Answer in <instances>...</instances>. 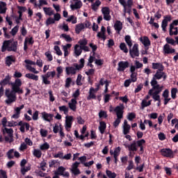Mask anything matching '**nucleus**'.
I'll return each mask as SVG.
<instances>
[{"instance_id": "0e129e2a", "label": "nucleus", "mask_w": 178, "mask_h": 178, "mask_svg": "<svg viewBox=\"0 0 178 178\" xmlns=\"http://www.w3.org/2000/svg\"><path fill=\"white\" fill-rule=\"evenodd\" d=\"M99 118L100 119L102 118H104V119H106V118H108V114L106 113V111H100L99 113Z\"/></svg>"}, {"instance_id": "e2e57ef3", "label": "nucleus", "mask_w": 178, "mask_h": 178, "mask_svg": "<svg viewBox=\"0 0 178 178\" xmlns=\"http://www.w3.org/2000/svg\"><path fill=\"white\" fill-rule=\"evenodd\" d=\"M10 80V76L9 75L6 76V78L1 81V86H6L9 83V81Z\"/></svg>"}, {"instance_id": "1a4fd4ad", "label": "nucleus", "mask_w": 178, "mask_h": 178, "mask_svg": "<svg viewBox=\"0 0 178 178\" xmlns=\"http://www.w3.org/2000/svg\"><path fill=\"white\" fill-rule=\"evenodd\" d=\"M130 66L129 61H120L118 65V72H124Z\"/></svg>"}, {"instance_id": "aec40b11", "label": "nucleus", "mask_w": 178, "mask_h": 178, "mask_svg": "<svg viewBox=\"0 0 178 178\" xmlns=\"http://www.w3.org/2000/svg\"><path fill=\"white\" fill-rule=\"evenodd\" d=\"M161 154L163 156L170 158V156L173 155V152L170 149H162L161 150Z\"/></svg>"}, {"instance_id": "a878e982", "label": "nucleus", "mask_w": 178, "mask_h": 178, "mask_svg": "<svg viewBox=\"0 0 178 178\" xmlns=\"http://www.w3.org/2000/svg\"><path fill=\"white\" fill-rule=\"evenodd\" d=\"M95 92L94 90V88H90L89 90V95L87 97V99L90 101V99H96L97 96L95 95Z\"/></svg>"}, {"instance_id": "f257e3e1", "label": "nucleus", "mask_w": 178, "mask_h": 178, "mask_svg": "<svg viewBox=\"0 0 178 178\" xmlns=\"http://www.w3.org/2000/svg\"><path fill=\"white\" fill-rule=\"evenodd\" d=\"M11 85L12 90L6 89L5 92V95L7 97L5 102L7 105H10L13 102H16V99H17L16 96L17 92V94H23V90L20 88L22 86V81L20 79H16L15 83H13Z\"/></svg>"}, {"instance_id": "052dcab7", "label": "nucleus", "mask_w": 178, "mask_h": 178, "mask_svg": "<svg viewBox=\"0 0 178 178\" xmlns=\"http://www.w3.org/2000/svg\"><path fill=\"white\" fill-rule=\"evenodd\" d=\"M41 78H42L43 84H46V85L51 84V81L48 80V78L46 76L42 75Z\"/></svg>"}, {"instance_id": "f03ea898", "label": "nucleus", "mask_w": 178, "mask_h": 178, "mask_svg": "<svg viewBox=\"0 0 178 178\" xmlns=\"http://www.w3.org/2000/svg\"><path fill=\"white\" fill-rule=\"evenodd\" d=\"M24 63H26L25 67L27 70L31 72V73H34V74H38L40 73L39 71H38L35 67H33V66H38V67H42V60L39 59L37 60L36 62H34L31 60H25Z\"/></svg>"}, {"instance_id": "864d4df0", "label": "nucleus", "mask_w": 178, "mask_h": 178, "mask_svg": "<svg viewBox=\"0 0 178 178\" xmlns=\"http://www.w3.org/2000/svg\"><path fill=\"white\" fill-rule=\"evenodd\" d=\"M66 21L72 22V24H76V23H77V18L74 17V15H71L67 19Z\"/></svg>"}, {"instance_id": "473e14b6", "label": "nucleus", "mask_w": 178, "mask_h": 178, "mask_svg": "<svg viewBox=\"0 0 178 178\" xmlns=\"http://www.w3.org/2000/svg\"><path fill=\"white\" fill-rule=\"evenodd\" d=\"M101 6V1L96 0L95 3H92L91 8L92 10H95V12H97L98 10V8Z\"/></svg>"}, {"instance_id": "6e6552de", "label": "nucleus", "mask_w": 178, "mask_h": 178, "mask_svg": "<svg viewBox=\"0 0 178 178\" xmlns=\"http://www.w3.org/2000/svg\"><path fill=\"white\" fill-rule=\"evenodd\" d=\"M73 116H66L65 117V129L66 131H70L72 129V125L73 124Z\"/></svg>"}, {"instance_id": "f8f14e48", "label": "nucleus", "mask_w": 178, "mask_h": 178, "mask_svg": "<svg viewBox=\"0 0 178 178\" xmlns=\"http://www.w3.org/2000/svg\"><path fill=\"white\" fill-rule=\"evenodd\" d=\"M102 13L104 16V20L109 22L111 20V10L108 7H103L102 8Z\"/></svg>"}, {"instance_id": "a19ab883", "label": "nucleus", "mask_w": 178, "mask_h": 178, "mask_svg": "<svg viewBox=\"0 0 178 178\" xmlns=\"http://www.w3.org/2000/svg\"><path fill=\"white\" fill-rule=\"evenodd\" d=\"M33 155L36 158H41V156H42V152H41L40 149H34L33 151Z\"/></svg>"}, {"instance_id": "7ed1b4c3", "label": "nucleus", "mask_w": 178, "mask_h": 178, "mask_svg": "<svg viewBox=\"0 0 178 178\" xmlns=\"http://www.w3.org/2000/svg\"><path fill=\"white\" fill-rule=\"evenodd\" d=\"M152 88L149 90V95H151L152 99H154V102H160L161 101V96L159 94L162 92V88L163 86H152Z\"/></svg>"}, {"instance_id": "680f3d73", "label": "nucleus", "mask_w": 178, "mask_h": 178, "mask_svg": "<svg viewBox=\"0 0 178 178\" xmlns=\"http://www.w3.org/2000/svg\"><path fill=\"white\" fill-rule=\"evenodd\" d=\"M17 31H19V26L17 25L15 26L10 31V34L15 37V35H16V34H17Z\"/></svg>"}, {"instance_id": "6ab92c4d", "label": "nucleus", "mask_w": 178, "mask_h": 178, "mask_svg": "<svg viewBox=\"0 0 178 178\" xmlns=\"http://www.w3.org/2000/svg\"><path fill=\"white\" fill-rule=\"evenodd\" d=\"M122 129H123V134L126 136L127 134H129L130 133V129H131V127L126 120H124V123L122 124Z\"/></svg>"}, {"instance_id": "c85d7f7f", "label": "nucleus", "mask_w": 178, "mask_h": 178, "mask_svg": "<svg viewBox=\"0 0 178 178\" xmlns=\"http://www.w3.org/2000/svg\"><path fill=\"white\" fill-rule=\"evenodd\" d=\"M178 29L175 27L173 24L170 25V35H177Z\"/></svg>"}, {"instance_id": "0eeeda50", "label": "nucleus", "mask_w": 178, "mask_h": 178, "mask_svg": "<svg viewBox=\"0 0 178 178\" xmlns=\"http://www.w3.org/2000/svg\"><path fill=\"white\" fill-rule=\"evenodd\" d=\"M163 55H173L176 54V49L170 44H165L163 47Z\"/></svg>"}, {"instance_id": "20e7f679", "label": "nucleus", "mask_w": 178, "mask_h": 178, "mask_svg": "<svg viewBox=\"0 0 178 178\" xmlns=\"http://www.w3.org/2000/svg\"><path fill=\"white\" fill-rule=\"evenodd\" d=\"M83 67H84V58H81L79 65L74 64L73 67H66L65 73L67 76L76 74L77 70H80V69H83Z\"/></svg>"}, {"instance_id": "a211bd4d", "label": "nucleus", "mask_w": 178, "mask_h": 178, "mask_svg": "<svg viewBox=\"0 0 178 178\" xmlns=\"http://www.w3.org/2000/svg\"><path fill=\"white\" fill-rule=\"evenodd\" d=\"M79 165H80V163L75 162L72 165L71 172L75 175H80L81 172H80V170H79Z\"/></svg>"}, {"instance_id": "412c9836", "label": "nucleus", "mask_w": 178, "mask_h": 178, "mask_svg": "<svg viewBox=\"0 0 178 178\" xmlns=\"http://www.w3.org/2000/svg\"><path fill=\"white\" fill-rule=\"evenodd\" d=\"M140 42L144 45V47H149L151 45V41L149 40V38L147 36H143L139 38Z\"/></svg>"}, {"instance_id": "e433bc0d", "label": "nucleus", "mask_w": 178, "mask_h": 178, "mask_svg": "<svg viewBox=\"0 0 178 178\" xmlns=\"http://www.w3.org/2000/svg\"><path fill=\"white\" fill-rule=\"evenodd\" d=\"M151 102H152V100H145V99H143L140 104L142 109H144V108H147V106H149V105H151Z\"/></svg>"}, {"instance_id": "13d9d810", "label": "nucleus", "mask_w": 178, "mask_h": 178, "mask_svg": "<svg viewBox=\"0 0 178 178\" xmlns=\"http://www.w3.org/2000/svg\"><path fill=\"white\" fill-rule=\"evenodd\" d=\"M15 149H11L7 152V156L8 159H13L15 155Z\"/></svg>"}, {"instance_id": "b1692460", "label": "nucleus", "mask_w": 178, "mask_h": 178, "mask_svg": "<svg viewBox=\"0 0 178 178\" xmlns=\"http://www.w3.org/2000/svg\"><path fill=\"white\" fill-rule=\"evenodd\" d=\"M170 20H172L170 17L167 16L162 21L161 27H162L163 31H166V27H168V23H169V22H170Z\"/></svg>"}, {"instance_id": "de8ad7c7", "label": "nucleus", "mask_w": 178, "mask_h": 178, "mask_svg": "<svg viewBox=\"0 0 178 178\" xmlns=\"http://www.w3.org/2000/svg\"><path fill=\"white\" fill-rule=\"evenodd\" d=\"M120 151H122V148L120 147H118L114 150V159L115 161L118 159V156L120 155Z\"/></svg>"}, {"instance_id": "bf43d9fd", "label": "nucleus", "mask_w": 178, "mask_h": 178, "mask_svg": "<svg viewBox=\"0 0 178 178\" xmlns=\"http://www.w3.org/2000/svg\"><path fill=\"white\" fill-rule=\"evenodd\" d=\"M131 79L129 80H131L132 83H136L137 81V73L136 72H131Z\"/></svg>"}, {"instance_id": "338daca9", "label": "nucleus", "mask_w": 178, "mask_h": 178, "mask_svg": "<svg viewBox=\"0 0 178 178\" xmlns=\"http://www.w3.org/2000/svg\"><path fill=\"white\" fill-rule=\"evenodd\" d=\"M6 64L8 65V66H9L10 65H12V63H13V62H14L13 57L8 56L6 58Z\"/></svg>"}, {"instance_id": "423d86ee", "label": "nucleus", "mask_w": 178, "mask_h": 178, "mask_svg": "<svg viewBox=\"0 0 178 178\" xmlns=\"http://www.w3.org/2000/svg\"><path fill=\"white\" fill-rule=\"evenodd\" d=\"M162 77L164 79V80L166 79V74H165L163 70L156 71V74H154L150 82L151 86H159L156 80H161Z\"/></svg>"}, {"instance_id": "774afa93", "label": "nucleus", "mask_w": 178, "mask_h": 178, "mask_svg": "<svg viewBox=\"0 0 178 178\" xmlns=\"http://www.w3.org/2000/svg\"><path fill=\"white\" fill-rule=\"evenodd\" d=\"M128 120H133V119H136V113H129L127 115Z\"/></svg>"}, {"instance_id": "4c0bfd02", "label": "nucleus", "mask_w": 178, "mask_h": 178, "mask_svg": "<svg viewBox=\"0 0 178 178\" xmlns=\"http://www.w3.org/2000/svg\"><path fill=\"white\" fill-rule=\"evenodd\" d=\"M51 146L49 145V143L47 142H44V143L40 145V151H48V149Z\"/></svg>"}, {"instance_id": "39448f33", "label": "nucleus", "mask_w": 178, "mask_h": 178, "mask_svg": "<svg viewBox=\"0 0 178 178\" xmlns=\"http://www.w3.org/2000/svg\"><path fill=\"white\" fill-rule=\"evenodd\" d=\"M6 49L7 51H13L15 52L17 49V46L16 43L13 42L12 40H6L3 43L1 51L5 52Z\"/></svg>"}, {"instance_id": "f704fd0d", "label": "nucleus", "mask_w": 178, "mask_h": 178, "mask_svg": "<svg viewBox=\"0 0 178 178\" xmlns=\"http://www.w3.org/2000/svg\"><path fill=\"white\" fill-rule=\"evenodd\" d=\"M7 9L8 8H6V3H5L4 1H0V13H6Z\"/></svg>"}, {"instance_id": "c03bdc74", "label": "nucleus", "mask_w": 178, "mask_h": 178, "mask_svg": "<svg viewBox=\"0 0 178 178\" xmlns=\"http://www.w3.org/2000/svg\"><path fill=\"white\" fill-rule=\"evenodd\" d=\"M106 175L108 178H116V176H118L115 172H113L109 170H106Z\"/></svg>"}, {"instance_id": "dca6fc26", "label": "nucleus", "mask_w": 178, "mask_h": 178, "mask_svg": "<svg viewBox=\"0 0 178 178\" xmlns=\"http://www.w3.org/2000/svg\"><path fill=\"white\" fill-rule=\"evenodd\" d=\"M19 126H20L19 130H20V131H22V133H24V131H26V130L27 131H29V130H30V124L27 122L21 121L19 122Z\"/></svg>"}, {"instance_id": "49530a36", "label": "nucleus", "mask_w": 178, "mask_h": 178, "mask_svg": "<svg viewBox=\"0 0 178 178\" xmlns=\"http://www.w3.org/2000/svg\"><path fill=\"white\" fill-rule=\"evenodd\" d=\"M43 75H44L48 79H49V78L54 79V77H55V76H56V72H55V71L48 72H47V74H43Z\"/></svg>"}, {"instance_id": "4be33fe9", "label": "nucleus", "mask_w": 178, "mask_h": 178, "mask_svg": "<svg viewBox=\"0 0 178 178\" xmlns=\"http://www.w3.org/2000/svg\"><path fill=\"white\" fill-rule=\"evenodd\" d=\"M83 52V49L80 44H75L74 47V56H80Z\"/></svg>"}, {"instance_id": "72a5a7b5", "label": "nucleus", "mask_w": 178, "mask_h": 178, "mask_svg": "<svg viewBox=\"0 0 178 178\" xmlns=\"http://www.w3.org/2000/svg\"><path fill=\"white\" fill-rule=\"evenodd\" d=\"M152 69L158 70L157 71L163 70V65L161 63H153Z\"/></svg>"}, {"instance_id": "79ce46f5", "label": "nucleus", "mask_w": 178, "mask_h": 178, "mask_svg": "<svg viewBox=\"0 0 178 178\" xmlns=\"http://www.w3.org/2000/svg\"><path fill=\"white\" fill-rule=\"evenodd\" d=\"M125 42H127L129 48H131L133 47V42L131 40V37L130 35H126L124 38Z\"/></svg>"}, {"instance_id": "5701e85b", "label": "nucleus", "mask_w": 178, "mask_h": 178, "mask_svg": "<svg viewBox=\"0 0 178 178\" xmlns=\"http://www.w3.org/2000/svg\"><path fill=\"white\" fill-rule=\"evenodd\" d=\"M114 29L117 31L118 34H120V31H122V29H123V23L120 21L115 22Z\"/></svg>"}, {"instance_id": "4468645a", "label": "nucleus", "mask_w": 178, "mask_h": 178, "mask_svg": "<svg viewBox=\"0 0 178 178\" xmlns=\"http://www.w3.org/2000/svg\"><path fill=\"white\" fill-rule=\"evenodd\" d=\"M34 44V39L33 37L29 36L25 38L24 42V51H27L29 46L28 45H33Z\"/></svg>"}, {"instance_id": "9b49d317", "label": "nucleus", "mask_w": 178, "mask_h": 178, "mask_svg": "<svg viewBox=\"0 0 178 178\" xmlns=\"http://www.w3.org/2000/svg\"><path fill=\"white\" fill-rule=\"evenodd\" d=\"M129 54L131 58H136L140 56V51H138V44H134L132 49L129 48Z\"/></svg>"}, {"instance_id": "f3484780", "label": "nucleus", "mask_w": 178, "mask_h": 178, "mask_svg": "<svg viewBox=\"0 0 178 178\" xmlns=\"http://www.w3.org/2000/svg\"><path fill=\"white\" fill-rule=\"evenodd\" d=\"M68 106L71 111L76 112L77 110V99H72L68 103Z\"/></svg>"}, {"instance_id": "09e8293b", "label": "nucleus", "mask_w": 178, "mask_h": 178, "mask_svg": "<svg viewBox=\"0 0 178 178\" xmlns=\"http://www.w3.org/2000/svg\"><path fill=\"white\" fill-rule=\"evenodd\" d=\"M62 38H64L67 42H72L73 41V39L70 37V35L66 34V33H63L61 35Z\"/></svg>"}, {"instance_id": "69168bd1", "label": "nucleus", "mask_w": 178, "mask_h": 178, "mask_svg": "<svg viewBox=\"0 0 178 178\" xmlns=\"http://www.w3.org/2000/svg\"><path fill=\"white\" fill-rule=\"evenodd\" d=\"M54 51H56V55H58V56H62L63 53L58 46H54Z\"/></svg>"}, {"instance_id": "a18cd8bd", "label": "nucleus", "mask_w": 178, "mask_h": 178, "mask_svg": "<svg viewBox=\"0 0 178 178\" xmlns=\"http://www.w3.org/2000/svg\"><path fill=\"white\" fill-rule=\"evenodd\" d=\"M60 112H63L64 115H67L69 113V108L66 106H61L58 107Z\"/></svg>"}, {"instance_id": "4d7b16f0", "label": "nucleus", "mask_w": 178, "mask_h": 178, "mask_svg": "<svg viewBox=\"0 0 178 178\" xmlns=\"http://www.w3.org/2000/svg\"><path fill=\"white\" fill-rule=\"evenodd\" d=\"M20 33H21V35H22L23 37H26V35H27V29H26V26H24V25H23L19 30Z\"/></svg>"}, {"instance_id": "8fccbe9b", "label": "nucleus", "mask_w": 178, "mask_h": 178, "mask_svg": "<svg viewBox=\"0 0 178 178\" xmlns=\"http://www.w3.org/2000/svg\"><path fill=\"white\" fill-rule=\"evenodd\" d=\"M166 44H168V45H176V40H175L173 38H165Z\"/></svg>"}, {"instance_id": "bb28decb", "label": "nucleus", "mask_w": 178, "mask_h": 178, "mask_svg": "<svg viewBox=\"0 0 178 178\" xmlns=\"http://www.w3.org/2000/svg\"><path fill=\"white\" fill-rule=\"evenodd\" d=\"M99 130L101 134H104V133H105V130H106V123L105 122L101 121L99 122Z\"/></svg>"}, {"instance_id": "3c124183", "label": "nucleus", "mask_w": 178, "mask_h": 178, "mask_svg": "<svg viewBox=\"0 0 178 178\" xmlns=\"http://www.w3.org/2000/svg\"><path fill=\"white\" fill-rule=\"evenodd\" d=\"M78 44H79L80 47H83L86 45H87V44H88V40H87V39H86V38L81 39L78 42Z\"/></svg>"}, {"instance_id": "9d476101", "label": "nucleus", "mask_w": 178, "mask_h": 178, "mask_svg": "<svg viewBox=\"0 0 178 178\" xmlns=\"http://www.w3.org/2000/svg\"><path fill=\"white\" fill-rule=\"evenodd\" d=\"M55 175H58L59 176H63V177H69L70 176L69 172L66 171V168L63 166L58 167L57 172H55Z\"/></svg>"}, {"instance_id": "603ef678", "label": "nucleus", "mask_w": 178, "mask_h": 178, "mask_svg": "<svg viewBox=\"0 0 178 178\" xmlns=\"http://www.w3.org/2000/svg\"><path fill=\"white\" fill-rule=\"evenodd\" d=\"M83 76H81V74H78L77 79H76V85L77 86H83Z\"/></svg>"}, {"instance_id": "37998d69", "label": "nucleus", "mask_w": 178, "mask_h": 178, "mask_svg": "<svg viewBox=\"0 0 178 178\" xmlns=\"http://www.w3.org/2000/svg\"><path fill=\"white\" fill-rule=\"evenodd\" d=\"M43 10L45 15H47L48 16H52V15H54V10L51 8L44 7Z\"/></svg>"}, {"instance_id": "ddd939ff", "label": "nucleus", "mask_w": 178, "mask_h": 178, "mask_svg": "<svg viewBox=\"0 0 178 178\" xmlns=\"http://www.w3.org/2000/svg\"><path fill=\"white\" fill-rule=\"evenodd\" d=\"M42 115V119L44 120V122H51L54 120V114L48 113L45 111H43L41 113Z\"/></svg>"}, {"instance_id": "5fc2aeb1", "label": "nucleus", "mask_w": 178, "mask_h": 178, "mask_svg": "<svg viewBox=\"0 0 178 178\" xmlns=\"http://www.w3.org/2000/svg\"><path fill=\"white\" fill-rule=\"evenodd\" d=\"M120 48L121 51H123V52H124V54H127V52H129V49H127V47L126 46V44L124 42L120 44Z\"/></svg>"}, {"instance_id": "7c9ffc66", "label": "nucleus", "mask_w": 178, "mask_h": 178, "mask_svg": "<svg viewBox=\"0 0 178 178\" xmlns=\"http://www.w3.org/2000/svg\"><path fill=\"white\" fill-rule=\"evenodd\" d=\"M62 47L64 51V56H67L69 55V49L72 48V44H67L65 45H63Z\"/></svg>"}, {"instance_id": "ea45409f", "label": "nucleus", "mask_w": 178, "mask_h": 178, "mask_svg": "<svg viewBox=\"0 0 178 178\" xmlns=\"http://www.w3.org/2000/svg\"><path fill=\"white\" fill-rule=\"evenodd\" d=\"M129 151H137V143L136 141H134L131 145L127 146Z\"/></svg>"}, {"instance_id": "6e6d98bb", "label": "nucleus", "mask_w": 178, "mask_h": 178, "mask_svg": "<svg viewBox=\"0 0 178 178\" xmlns=\"http://www.w3.org/2000/svg\"><path fill=\"white\" fill-rule=\"evenodd\" d=\"M31 169V167L30 165L29 166H24V167H21V173L22 175H26V172H29Z\"/></svg>"}, {"instance_id": "cd10ccee", "label": "nucleus", "mask_w": 178, "mask_h": 178, "mask_svg": "<svg viewBox=\"0 0 178 178\" xmlns=\"http://www.w3.org/2000/svg\"><path fill=\"white\" fill-rule=\"evenodd\" d=\"M25 77H26V79H30L31 80H33L34 81H38V79H39L38 75H35L33 73L26 74Z\"/></svg>"}, {"instance_id": "2eb2a0df", "label": "nucleus", "mask_w": 178, "mask_h": 178, "mask_svg": "<svg viewBox=\"0 0 178 178\" xmlns=\"http://www.w3.org/2000/svg\"><path fill=\"white\" fill-rule=\"evenodd\" d=\"M124 109V106H123V104H121V105L115 107V108L114 109V111L115 112V113L117 115V118H120L122 119L123 118V110Z\"/></svg>"}, {"instance_id": "393cba45", "label": "nucleus", "mask_w": 178, "mask_h": 178, "mask_svg": "<svg viewBox=\"0 0 178 178\" xmlns=\"http://www.w3.org/2000/svg\"><path fill=\"white\" fill-rule=\"evenodd\" d=\"M83 6V3L81 1H76L74 4H70V8L72 10H76V9H80Z\"/></svg>"}, {"instance_id": "c9c22d12", "label": "nucleus", "mask_w": 178, "mask_h": 178, "mask_svg": "<svg viewBox=\"0 0 178 178\" xmlns=\"http://www.w3.org/2000/svg\"><path fill=\"white\" fill-rule=\"evenodd\" d=\"M84 29L85 26L84 24H83V23L78 24L76 25L75 31L76 34H80V33H81V31L84 30Z\"/></svg>"}, {"instance_id": "c756f323", "label": "nucleus", "mask_w": 178, "mask_h": 178, "mask_svg": "<svg viewBox=\"0 0 178 178\" xmlns=\"http://www.w3.org/2000/svg\"><path fill=\"white\" fill-rule=\"evenodd\" d=\"M60 130H63V128L62 127V124L60 123H57L55 124L54 128H53V131L55 134L59 133Z\"/></svg>"}, {"instance_id": "2f4dec72", "label": "nucleus", "mask_w": 178, "mask_h": 178, "mask_svg": "<svg viewBox=\"0 0 178 178\" xmlns=\"http://www.w3.org/2000/svg\"><path fill=\"white\" fill-rule=\"evenodd\" d=\"M119 2L124 8V16H126V13H130V9H127L126 1L124 0H119Z\"/></svg>"}, {"instance_id": "58836bf2", "label": "nucleus", "mask_w": 178, "mask_h": 178, "mask_svg": "<svg viewBox=\"0 0 178 178\" xmlns=\"http://www.w3.org/2000/svg\"><path fill=\"white\" fill-rule=\"evenodd\" d=\"M56 72L57 74H56V76L58 79H60V76L62 74H63V67L62 66H58L56 67Z\"/></svg>"}]
</instances>
